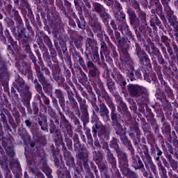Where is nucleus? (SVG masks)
<instances>
[{"label":"nucleus","mask_w":178,"mask_h":178,"mask_svg":"<svg viewBox=\"0 0 178 178\" xmlns=\"http://www.w3.org/2000/svg\"><path fill=\"white\" fill-rule=\"evenodd\" d=\"M156 161H159V156L156 158Z\"/></svg>","instance_id":"nucleus-63"},{"label":"nucleus","mask_w":178,"mask_h":178,"mask_svg":"<svg viewBox=\"0 0 178 178\" xmlns=\"http://www.w3.org/2000/svg\"><path fill=\"white\" fill-rule=\"evenodd\" d=\"M55 94L56 98L58 99L59 102L61 104H65V96L63 95V92L59 89H57L55 90Z\"/></svg>","instance_id":"nucleus-5"},{"label":"nucleus","mask_w":178,"mask_h":178,"mask_svg":"<svg viewBox=\"0 0 178 178\" xmlns=\"http://www.w3.org/2000/svg\"><path fill=\"white\" fill-rule=\"evenodd\" d=\"M174 28L176 29V30H178V23L174 24Z\"/></svg>","instance_id":"nucleus-49"},{"label":"nucleus","mask_w":178,"mask_h":178,"mask_svg":"<svg viewBox=\"0 0 178 178\" xmlns=\"http://www.w3.org/2000/svg\"><path fill=\"white\" fill-rule=\"evenodd\" d=\"M82 95H83V97H84L85 98H87V93H86V92H83L82 93Z\"/></svg>","instance_id":"nucleus-53"},{"label":"nucleus","mask_w":178,"mask_h":178,"mask_svg":"<svg viewBox=\"0 0 178 178\" xmlns=\"http://www.w3.org/2000/svg\"><path fill=\"white\" fill-rule=\"evenodd\" d=\"M80 108L83 111H87V105L86 104V100H83L79 103Z\"/></svg>","instance_id":"nucleus-21"},{"label":"nucleus","mask_w":178,"mask_h":178,"mask_svg":"<svg viewBox=\"0 0 178 178\" xmlns=\"http://www.w3.org/2000/svg\"><path fill=\"white\" fill-rule=\"evenodd\" d=\"M88 47L91 48V49L98 51V47H97V42L94 40H88L87 48H88Z\"/></svg>","instance_id":"nucleus-8"},{"label":"nucleus","mask_w":178,"mask_h":178,"mask_svg":"<svg viewBox=\"0 0 178 178\" xmlns=\"http://www.w3.org/2000/svg\"><path fill=\"white\" fill-rule=\"evenodd\" d=\"M89 73L90 76H92V77H95L97 76V73H98V70L97 69V67H95L90 70Z\"/></svg>","instance_id":"nucleus-17"},{"label":"nucleus","mask_w":178,"mask_h":178,"mask_svg":"<svg viewBox=\"0 0 178 178\" xmlns=\"http://www.w3.org/2000/svg\"><path fill=\"white\" fill-rule=\"evenodd\" d=\"M168 38L165 35H163L161 37V41H162V42L165 44V45H168Z\"/></svg>","instance_id":"nucleus-28"},{"label":"nucleus","mask_w":178,"mask_h":178,"mask_svg":"<svg viewBox=\"0 0 178 178\" xmlns=\"http://www.w3.org/2000/svg\"><path fill=\"white\" fill-rule=\"evenodd\" d=\"M120 138L123 144H124V145H131V143H130L129 140L127 139V137L126 136V135H122L120 136Z\"/></svg>","instance_id":"nucleus-14"},{"label":"nucleus","mask_w":178,"mask_h":178,"mask_svg":"<svg viewBox=\"0 0 178 178\" xmlns=\"http://www.w3.org/2000/svg\"><path fill=\"white\" fill-rule=\"evenodd\" d=\"M78 27L79 29H84L86 27V24L84 22L82 23V24H80V22H78Z\"/></svg>","instance_id":"nucleus-35"},{"label":"nucleus","mask_w":178,"mask_h":178,"mask_svg":"<svg viewBox=\"0 0 178 178\" xmlns=\"http://www.w3.org/2000/svg\"><path fill=\"white\" fill-rule=\"evenodd\" d=\"M171 166L172 169H177V163L172 161V163H171Z\"/></svg>","instance_id":"nucleus-33"},{"label":"nucleus","mask_w":178,"mask_h":178,"mask_svg":"<svg viewBox=\"0 0 178 178\" xmlns=\"http://www.w3.org/2000/svg\"><path fill=\"white\" fill-rule=\"evenodd\" d=\"M41 129H42V130H44V131H45V130H48L47 128L43 127H41Z\"/></svg>","instance_id":"nucleus-60"},{"label":"nucleus","mask_w":178,"mask_h":178,"mask_svg":"<svg viewBox=\"0 0 178 178\" xmlns=\"http://www.w3.org/2000/svg\"><path fill=\"white\" fill-rule=\"evenodd\" d=\"M76 99H77L78 102H79V103L82 102L83 101H84V100H83L81 97H80L79 95H76Z\"/></svg>","instance_id":"nucleus-37"},{"label":"nucleus","mask_w":178,"mask_h":178,"mask_svg":"<svg viewBox=\"0 0 178 178\" xmlns=\"http://www.w3.org/2000/svg\"><path fill=\"white\" fill-rule=\"evenodd\" d=\"M120 14L121 15L122 19H126V15L124 13L120 12Z\"/></svg>","instance_id":"nucleus-45"},{"label":"nucleus","mask_w":178,"mask_h":178,"mask_svg":"<svg viewBox=\"0 0 178 178\" xmlns=\"http://www.w3.org/2000/svg\"><path fill=\"white\" fill-rule=\"evenodd\" d=\"M107 158L108 161L111 163L113 168H115L116 166V159H115V156H113V154H112L111 152H107Z\"/></svg>","instance_id":"nucleus-7"},{"label":"nucleus","mask_w":178,"mask_h":178,"mask_svg":"<svg viewBox=\"0 0 178 178\" xmlns=\"http://www.w3.org/2000/svg\"><path fill=\"white\" fill-rule=\"evenodd\" d=\"M5 74H8V69H6V65L5 64V62L0 61V77L5 76Z\"/></svg>","instance_id":"nucleus-6"},{"label":"nucleus","mask_w":178,"mask_h":178,"mask_svg":"<svg viewBox=\"0 0 178 178\" xmlns=\"http://www.w3.org/2000/svg\"><path fill=\"white\" fill-rule=\"evenodd\" d=\"M44 73L47 76H49V74H51V72H49V70H48V68L44 69Z\"/></svg>","instance_id":"nucleus-39"},{"label":"nucleus","mask_w":178,"mask_h":178,"mask_svg":"<svg viewBox=\"0 0 178 178\" xmlns=\"http://www.w3.org/2000/svg\"><path fill=\"white\" fill-rule=\"evenodd\" d=\"M67 144V145H70V147H72V140H69Z\"/></svg>","instance_id":"nucleus-52"},{"label":"nucleus","mask_w":178,"mask_h":178,"mask_svg":"<svg viewBox=\"0 0 178 178\" xmlns=\"http://www.w3.org/2000/svg\"><path fill=\"white\" fill-rule=\"evenodd\" d=\"M65 160L67 166H70V168H73V166H74V159H73L72 156H70L68 158H65Z\"/></svg>","instance_id":"nucleus-10"},{"label":"nucleus","mask_w":178,"mask_h":178,"mask_svg":"<svg viewBox=\"0 0 178 178\" xmlns=\"http://www.w3.org/2000/svg\"><path fill=\"white\" fill-rule=\"evenodd\" d=\"M36 73L40 83H41V84H42L43 86V88H45V87H47V88H51V83L47 81V79H45V77H44V75L42 74V73H41V71H40V70H38L36 71Z\"/></svg>","instance_id":"nucleus-3"},{"label":"nucleus","mask_w":178,"mask_h":178,"mask_svg":"<svg viewBox=\"0 0 178 178\" xmlns=\"http://www.w3.org/2000/svg\"><path fill=\"white\" fill-rule=\"evenodd\" d=\"M129 35L131 37V38L132 39V40H134V38L133 37V35H131V32H129Z\"/></svg>","instance_id":"nucleus-56"},{"label":"nucleus","mask_w":178,"mask_h":178,"mask_svg":"<svg viewBox=\"0 0 178 178\" xmlns=\"http://www.w3.org/2000/svg\"><path fill=\"white\" fill-rule=\"evenodd\" d=\"M28 111H29V113H30V115H31V113H33V111H31L30 107H28Z\"/></svg>","instance_id":"nucleus-54"},{"label":"nucleus","mask_w":178,"mask_h":178,"mask_svg":"<svg viewBox=\"0 0 178 178\" xmlns=\"http://www.w3.org/2000/svg\"><path fill=\"white\" fill-rule=\"evenodd\" d=\"M83 167L85 168V169H88V164L87 163H84Z\"/></svg>","instance_id":"nucleus-48"},{"label":"nucleus","mask_w":178,"mask_h":178,"mask_svg":"<svg viewBox=\"0 0 178 178\" xmlns=\"http://www.w3.org/2000/svg\"><path fill=\"white\" fill-rule=\"evenodd\" d=\"M111 119L114 122L118 121V114H116L115 111H111Z\"/></svg>","instance_id":"nucleus-24"},{"label":"nucleus","mask_w":178,"mask_h":178,"mask_svg":"<svg viewBox=\"0 0 178 178\" xmlns=\"http://www.w3.org/2000/svg\"><path fill=\"white\" fill-rule=\"evenodd\" d=\"M68 98L72 104V106L74 108H79V105L77 104V102H76V99L73 96H68Z\"/></svg>","instance_id":"nucleus-15"},{"label":"nucleus","mask_w":178,"mask_h":178,"mask_svg":"<svg viewBox=\"0 0 178 178\" xmlns=\"http://www.w3.org/2000/svg\"><path fill=\"white\" fill-rule=\"evenodd\" d=\"M135 131H136V133H137V134H138V133H139V131H140V129H138V127H136V128L135 129Z\"/></svg>","instance_id":"nucleus-51"},{"label":"nucleus","mask_w":178,"mask_h":178,"mask_svg":"<svg viewBox=\"0 0 178 178\" xmlns=\"http://www.w3.org/2000/svg\"><path fill=\"white\" fill-rule=\"evenodd\" d=\"M162 178H168V175H166V171H163Z\"/></svg>","instance_id":"nucleus-42"},{"label":"nucleus","mask_w":178,"mask_h":178,"mask_svg":"<svg viewBox=\"0 0 178 178\" xmlns=\"http://www.w3.org/2000/svg\"><path fill=\"white\" fill-rule=\"evenodd\" d=\"M169 22H170V23H173V21H172V17L171 16L170 17Z\"/></svg>","instance_id":"nucleus-59"},{"label":"nucleus","mask_w":178,"mask_h":178,"mask_svg":"<svg viewBox=\"0 0 178 178\" xmlns=\"http://www.w3.org/2000/svg\"><path fill=\"white\" fill-rule=\"evenodd\" d=\"M136 55H137V56L139 57V58H141V54H142L143 55H145V53L141 51V49H140L139 47H138V46H136Z\"/></svg>","instance_id":"nucleus-19"},{"label":"nucleus","mask_w":178,"mask_h":178,"mask_svg":"<svg viewBox=\"0 0 178 178\" xmlns=\"http://www.w3.org/2000/svg\"><path fill=\"white\" fill-rule=\"evenodd\" d=\"M93 156L95 161H101V159H102V154L99 152H95Z\"/></svg>","instance_id":"nucleus-16"},{"label":"nucleus","mask_w":178,"mask_h":178,"mask_svg":"<svg viewBox=\"0 0 178 178\" xmlns=\"http://www.w3.org/2000/svg\"><path fill=\"white\" fill-rule=\"evenodd\" d=\"M107 105L108 106H109V108H111V112H115L116 111V107L115 106V104H113V102H111V101H108L107 102Z\"/></svg>","instance_id":"nucleus-18"},{"label":"nucleus","mask_w":178,"mask_h":178,"mask_svg":"<svg viewBox=\"0 0 178 178\" xmlns=\"http://www.w3.org/2000/svg\"><path fill=\"white\" fill-rule=\"evenodd\" d=\"M175 37H177V38H178V33L175 34Z\"/></svg>","instance_id":"nucleus-64"},{"label":"nucleus","mask_w":178,"mask_h":178,"mask_svg":"<svg viewBox=\"0 0 178 178\" xmlns=\"http://www.w3.org/2000/svg\"><path fill=\"white\" fill-rule=\"evenodd\" d=\"M172 178H178V176L176 175H172Z\"/></svg>","instance_id":"nucleus-61"},{"label":"nucleus","mask_w":178,"mask_h":178,"mask_svg":"<svg viewBox=\"0 0 178 178\" xmlns=\"http://www.w3.org/2000/svg\"><path fill=\"white\" fill-rule=\"evenodd\" d=\"M102 148L103 149H106L107 152H110L111 151L109 150V146H108L107 143H102Z\"/></svg>","instance_id":"nucleus-26"},{"label":"nucleus","mask_w":178,"mask_h":178,"mask_svg":"<svg viewBox=\"0 0 178 178\" xmlns=\"http://www.w3.org/2000/svg\"><path fill=\"white\" fill-rule=\"evenodd\" d=\"M97 129H98V127L96 125L95 127H92V133H94V136L95 135H97Z\"/></svg>","instance_id":"nucleus-34"},{"label":"nucleus","mask_w":178,"mask_h":178,"mask_svg":"<svg viewBox=\"0 0 178 178\" xmlns=\"http://www.w3.org/2000/svg\"><path fill=\"white\" fill-rule=\"evenodd\" d=\"M161 1L164 5H168L170 2V0H161Z\"/></svg>","instance_id":"nucleus-40"},{"label":"nucleus","mask_w":178,"mask_h":178,"mask_svg":"<svg viewBox=\"0 0 178 178\" xmlns=\"http://www.w3.org/2000/svg\"><path fill=\"white\" fill-rule=\"evenodd\" d=\"M35 145V143H31V147H32V148Z\"/></svg>","instance_id":"nucleus-62"},{"label":"nucleus","mask_w":178,"mask_h":178,"mask_svg":"<svg viewBox=\"0 0 178 178\" xmlns=\"http://www.w3.org/2000/svg\"><path fill=\"white\" fill-rule=\"evenodd\" d=\"M101 49L103 51H106V43H105V42H101Z\"/></svg>","instance_id":"nucleus-27"},{"label":"nucleus","mask_w":178,"mask_h":178,"mask_svg":"<svg viewBox=\"0 0 178 178\" xmlns=\"http://www.w3.org/2000/svg\"><path fill=\"white\" fill-rule=\"evenodd\" d=\"M44 103L46 104V105H49V99H46V100L44 101Z\"/></svg>","instance_id":"nucleus-50"},{"label":"nucleus","mask_w":178,"mask_h":178,"mask_svg":"<svg viewBox=\"0 0 178 178\" xmlns=\"http://www.w3.org/2000/svg\"><path fill=\"white\" fill-rule=\"evenodd\" d=\"M17 86H19V88H18V91H19V90H21L20 88H22V87H23L24 86V81L20 78L18 80Z\"/></svg>","instance_id":"nucleus-23"},{"label":"nucleus","mask_w":178,"mask_h":178,"mask_svg":"<svg viewBox=\"0 0 178 178\" xmlns=\"http://www.w3.org/2000/svg\"><path fill=\"white\" fill-rule=\"evenodd\" d=\"M94 9L95 12H97L98 13H99L104 10V7L102 6V5L96 3L94 4Z\"/></svg>","instance_id":"nucleus-12"},{"label":"nucleus","mask_w":178,"mask_h":178,"mask_svg":"<svg viewBox=\"0 0 178 178\" xmlns=\"http://www.w3.org/2000/svg\"><path fill=\"white\" fill-rule=\"evenodd\" d=\"M92 30L95 33H101V24L99 22H95L92 25Z\"/></svg>","instance_id":"nucleus-11"},{"label":"nucleus","mask_w":178,"mask_h":178,"mask_svg":"<svg viewBox=\"0 0 178 178\" xmlns=\"http://www.w3.org/2000/svg\"><path fill=\"white\" fill-rule=\"evenodd\" d=\"M156 24L157 26H159L161 24V21L159 20V19H158V17H156Z\"/></svg>","instance_id":"nucleus-44"},{"label":"nucleus","mask_w":178,"mask_h":178,"mask_svg":"<svg viewBox=\"0 0 178 178\" xmlns=\"http://www.w3.org/2000/svg\"><path fill=\"white\" fill-rule=\"evenodd\" d=\"M157 155L158 156H161V155H162V151H161L159 148H157Z\"/></svg>","instance_id":"nucleus-41"},{"label":"nucleus","mask_w":178,"mask_h":178,"mask_svg":"<svg viewBox=\"0 0 178 178\" xmlns=\"http://www.w3.org/2000/svg\"><path fill=\"white\" fill-rule=\"evenodd\" d=\"M139 17L140 20H145V13L143 11H139Z\"/></svg>","instance_id":"nucleus-25"},{"label":"nucleus","mask_w":178,"mask_h":178,"mask_svg":"<svg viewBox=\"0 0 178 178\" xmlns=\"http://www.w3.org/2000/svg\"><path fill=\"white\" fill-rule=\"evenodd\" d=\"M132 161V166H134V168H135L136 169H140V168L143 167V163L141 162V160H140L138 158V161L136 160V159H133Z\"/></svg>","instance_id":"nucleus-9"},{"label":"nucleus","mask_w":178,"mask_h":178,"mask_svg":"<svg viewBox=\"0 0 178 178\" xmlns=\"http://www.w3.org/2000/svg\"><path fill=\"white\" fill-rule=\"evenodd\" d=\"M150 169L152 170V172H154V173H155V172H156V166L154 165V163H152L150 165Z\"/></svg>","instance_id":"nucleus-30"},{"label":"nucleus","mask_w":178,"mask_h":178,"mask_svg":"<svg viewBox=\"0 0 178 178\" xmlns=\"http://www.w3.org/2000/svg\"><path fill=\"white\" fill-rule=\"evenodd\" d=\"M128 91L131 97H137L139 92H147V89L138 85H129L128 86Z\"/></svg>","instance_id":"nucleus-2"},{"label":"nucleus","mask_w":178,"mask_h":178,"mask_svg":"<svg viewBox=\"0 0 178 178\" xmlns=\"http://www.w3.org/2000/svg\"><path fill=\"white\" fill-rule=\"evenodd\" d=\"M92 108L95 109V111H96V112H98V111H99V108L98 107L97 104L92 103Z\"/></svg>","instance_id":"nucleus-32"},{"label":"nucleus","mask_w":178,"mask_h":178,"mask_svg":"<svg viewBox=\"0 0 178 178\" xmlns=\"http://www.w3.org/2000/svg\"><path fill=\"white\" fill-rule=\"evenodd\" d=\"M29 86H25V91H24V95L27 99V101H29V99H30V98H31V92H30V90H29Z\"/></svg>","instance_id":"nucleus-13"},{"label":"nucleus","mask_w":178,"mask_h":178,"mask_svg":"<svg viewBox=\"0 0 178 178\" xmlns=\"http://www.w3.org/2000/svg\"><path fill=\"white\" fill-rule=\"evenodd\" d=\"M99 108H100V112H99L100 116H102L103 119H105V118H106V119H109V110H108V108L106 107L105 104L101 103L99 104Z\"/></svg>","instance_id":"nucleus-4"},{"label":"nucleus","mask_w":178,"mask_h":178,"mask_svg":"<svg viewBox=\"0 0 178 178\" xmlns=\"http://www.w3.org/2000/svg\"><path fill=\"white\" fill-rule=\"evenodd\" d=\"M161 51H163V52H166V48H165V47H163L162 44H161Z\"/></svg>","instance_id":"nucleus-47"},{"label":"nucleus","mask_w":178,"mask_h":178,"mask_svg":"<svg viewBox=\"0 0 178 178\" xmlns=\"http://www.w3.org/2000/svg\"><path fill=\"white\" fill-rule=\"evenodd\" d=\"M110 147L111 148H114L115 149L118 159H119V163H120V166L121 168L122 172H131L128 166L129 161H127V155L126 153L123 152L120 149H119V144H118V139L113 138L111 142H110Z\"/></svg>","instance_id":"nucleus-1"},{"label":"nucleus","mask_w":178,"mask_h":178,"mask_svg":"<svg viewBox=\"0 0 178 178\" xmlns=\"http://www.w3.org/2000/svg\"><path fill=\"white\" fill-rule=\"evenodd\" d=\"M128 15H129L131 20H134V19H136V13H134V11L129 10Z\"/></svg>","instance_id":"nucleus-20"},{"label":"nucleus","mask_w":178,"mask_h":178,"mask_svg":"<svg viewBox=\"0 0 178 178\" xmlns=\"http://www.w3.org/2000/svg\"><path fill=\"white\" fill-rule=\"evenodd\" d=\"M34 110H35V114L38 112V108L35 107V108H34Z\"/></svg>","instance_id":"nucleus-57"},{"label":"nucleus","mask_w":178,"mask_h":178,"mask_svg":"<svg viewBox=\"0 0 178 178\" xmlns=\"http://www.w3.org/2000/svg\"><path fill=\"white\" fill-rule=\"evenodd\" d=\"M95 145L96 146V147H99V142H95Z\"/></svg>","instance_id":"nucleus-55"},{"label":"nucleus","mask_w":178,"mask_h":178,"mask_svg":"<svg viewBox=\"0 0 178 178\" xmlns=\"http://www.w3.org/2000/svg\"><path fill=\"white\" fill-rule=\"evenodd\" d=\"M168 52L172 56L173 55V51L172 50V47H168Z\"/></svg>","instance_id":"nucleus-36"},{"label":"nucleus","mask_w":178,"mask_h":178,"mask_svg":"<svg viewBox=\"0 0 178 178\" xmlns=\"http://www.w3.org/2000/svg\"><path fill=\"white\" fill-rule=\"evenodd\" d=\"M172 47H173L175 54H178V47H177V45H176V44L173 43Z\"/></svg>","instance_id":"nucleus-31"},{"label":"nucleus","mask_w":178,"mask_h":178,"mask_svg":"<svg viewBox=\"0 0 178 178\" xmlns=\"http://www.w3.org/2000/svg\"><path fill=\"white\" fill-rule=\"evenodd\" d=\"M94 56L95 58H99V55H98V53H95Z\"/></svg>","instance_id":"nucleus-58"},{"label":"nucleus","mask_w":178,"mask_h":178,"mask_svg":"<svg viewBox=\"0 0 178 178\" xmlns=\"http://www.w3.org/2000/svg\"><path fill=\"white\" fill-rule=\"evenodd\" d=\"M134 76V73H133V72L129 73V79L131 80V81H133L134 79L133 76Z\"/></svg>","instance_id":"nucleus-38"},{"label":"nucleus","mask_w":178,"mask_h":178,"mask_svg":"<svg viewBox=\"0 0 178 178\" xmlns=\"http://www.w3.org/2000/svg\"><path fill=\"white\" fill-rule=\"evenodd\" d=\"M35 83H37L35 85V88L38 92H42V88L41 87V85L38 83V81L37 80H35Z\"/></svg>","instance_id":"nucleus-22"},{"label":"nucleus","mask_w":178,"mask_h":178,"mask_svg":"<svg viewBox=\"0 0 178 178\" xmlns=\"http://www.w3.org/2000/svg\"><path fill=\"white\" fill-rule=\"evenodd\" d=\"M87 66L89 69H94V67H95V66H94V63L91 61L88 62Z\"/></svg>","instance_id":"nucleus-29"},{"label":"nucleus","mask_w":178,"mask_h":178,"mask_svg":"<svg viewBox=\"0 0 178 178\" xmlns=\"http://www.w3.org/2000/svg\"><path fill=\"white\" fill-rule=\"evenodd\" d=\"M86 136H87L88 140H90V138H92L91 136V133L90 131L87 132Z\"/></svg>","instance_id":"nucleus-43"},{"label":"nucleus","mask_w":178,"mask_h":178,"mask_svg":"<svg viewBox=\"0 0 178 178\" xmlns=\"http://www.w3.org/2000/svg\"><path fill=\"white\" fill-rule=\"evenodd\" d=\"M25 123H26V126H28V127L31 126V122H30V121H29V120H26Z\"/></svg>","instance_id":"nucleus-46"}]
</instances>
